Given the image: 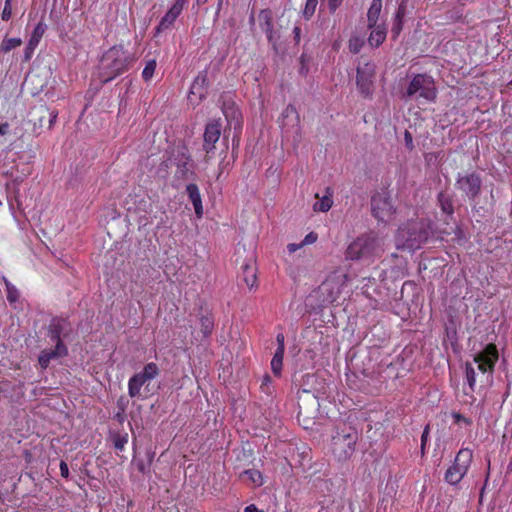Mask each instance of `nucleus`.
<instances>
[{
    "label": "nucleus",
    "instance_id": "e433bc0d",
    "mask_svg": "<svg viewBox=\"0 0 512 512\" xmlns=\"http://www.w3.org/2000/svg\"><path fill=\"white\" fill-rule=\"evenodd\" d=\"M362 47V41L355 37L349 40V49L353 53H358Z\"/></svg>",
    "mask_w": 512,
    "mask_h": 512
},
{
    "label": "nucleus",
    "instance_id": "20e7f679",
    "mask_svg": "<svg viewBox=\"0 0 512 512\" xmlns=\"http://www.w3.org/2000/svg\"><path fill=\"white\" fill-rule=\"evenodd\" d=\"M358 433L351 427L337 430L332 436L331 453L339 462L349 460L355 452Z\"/></svg>",
    "mask_w": 512,
    "mask_h": 512
},
{
    "label": "nucleus",
    "instance_id": "f8f14e48",
    "mask_svg": "<svg viewBox=\"0 0 512 512\" xmlns=\"http://www.w3.org/2000/svg\"><path fill=\"white\" fill-rule=\"evenodd\" d=\"M346 275L343 276H336L332 275L329 276L320 286V292L323 295V301L328 303L335 302L341 292L342 287L344 285V280L346 279Z\"/></svg>",
    "mask_w": 512,
    "mask_h": 512
},
{
    "label": "nucleus",
    "instance_id": "3c124183",
    "mask_svg": "<svg viewBox=\"0 0 512 512\" xmlns=\"http://www.w3.org/2000/svg\"><path fill=\"white\" fill-rule=\"evenodd\" d=\"M137 467H138L139 471L144 472L145 466L143 463H138Z\"/></svg>",
    "mask_w": 512,
    "mask_h": 512
},
{
    "label": "nucleus",
    "instance_id": "bb28decb",
    "mask_svg": "<svg viewBox=\"0 0 512 512\" xmlns=\"http://www.w3.org/2000/svg\"><path fill=\"white\" fill-rule=\"evenodd\" d=\"M21 45H22L21 38L5 37L0 44V54H6Z\"/></svg>",
    "mask_w": 512,
    "mask_h": 512
},
{
    "label": "nucleus",
    "instance_id": "2eb2a0df",
    "mask_svg": "<svg viewBox=\"0 0 512 512\" xmlns=\"http://www.w3.org/2000/svg\"><path fill=\"white\" fill-rule=\"evenodd\" d=\"M186 0H175L172 7L166 12V14L162 17L160 23L156 27V33H161L166 29L170 28L178 16L181 14Z\"/></svg>",
    "mask_w": 512,
    "mask_h": 512
},
{
    "label": "nucleus",
    "instance_id": "79ce46f5",
    "mask_svg": "<svg viewBox=\"0 0 512 512\" xmlns=\"http://www.w3.org/2000/svg\"><path fill=\"white\" fill-rule=\"evenodd\" d=\"M127 441H128L127 435L125 437L116 439V441H115V448L117 450H123L125 444L127 443Z\"/></svg>",
    "mask_w": 512,
    "mask_h": 512
},
{
    "label": "nucleus",
    "instance_id": "f704fd0d",
    "mask_svg": "<svg viewBox=\"0 0 512 512\" xmlns=\"http://www.w3.org/2000/svg\"><path fill=\"white\" fill-rule=\"evenodd\" d=\"M223 113L226 117V119L228 120L229 123H231L232 120H235L237 123H238V118H239V111L233 107H225L223 109Z\"/></svg>",
    "mask_w": 512,
    "mask_h": 512
},
{
    "label": "nucleus",
    "instance_id": "412c9836",
    "mask_svg": "<svg viewBox=\"0 0 512 512\" xmlns=\"http://www.w3.org/2000/svg\"><path fill=\"white\" fill-rule=\"evenodd\" d=\"M371 29H372V31L368 38V42L371 46L378 47L386 39V35H387L386 26H385V24H379V25H375Z\"/></svg>",
    "mask_w": 512,
    "mask_h": 512
},
{
    "label": "nucleus",
    "instance_id": "49530a36",
    "mask_svg": "<svg viewBox=\"0 0 512 512\" xmlns=\"http://www.w3.org/2000/svg\"><path fill=\"white\" fill-rule=\"evenodd\" d=\"M454 418H455V420L457 422H461L462 421V422H464L466 424H470V421L467 418H465L464 416L460 415V414H455Z\"/></svg>",
    "mask_w": 512,
    "mask_h": 512
},
{
    "label": "nucleus",
    "instance_id": "393cba45",
    "mask_svg": "<svg viewBox=\"0 0 512 512\" xmlns=\"http://www.w3.org/2000/svg\"><path fill=\"white\" fill-rule=\"evenodd\" d=\"M438 202L443 213L451 216L454 213L452 197L444 192L438 194Z\"/></svg>",
    "mask_w": 512,
    "mask_h": 512
},
{
    "label": "nucleus",
    "instance_id": "f03ea898",
    "mask_svg": "<svg viewBox=\"0 0 512 512\" xmlns=\"http://www.w3.org/2000/svg\"><path fill=\"white\" fill-rule=\"evenodd\" d=\"M431 235L432 226L429 220H411L399 227L395 236V245L397 249L414 251L420 249Z\"/></svg>",
    "mask_w": 512,
    "mask_h": 512
},
{
    "label": "nucleus",
    "instance_id": "37998d69",
    "mask_svg": "<svg viewBox=\"0 0 512 512\" xmlns=\"http://www.w3.org/2000/svg\"><path fill=\"white\" fill-rule=\"evenodd\" d=\"M60 473H61V476L64 478H67L69 476V468H68V465L64 461H61V463H60Z\"/></svg>",
    "mask_w": 512,
    "mask_h": 512
},
{
    "label": "nucleus",
    "instance_id": "4468645a",
    "mask_svg": "<svg viewBox=\"0 0 512 512\" xmlns=\"http://www.w3.org/2000/svg\"><path fill=\"white\" fill-rule=\"evenodd\" d=\"M221 135V123L218 120H213L206 125L204 132V150L207 155L213 154L215 144Z\"/></svg>",
    "mask_w": 512,
    "mask_h": 512
},
{
    "label": "nucleus",
    "instance_id": "7ed1b4c3",
    "mask_svg": "<svg viewBox=\"0 0 512 512\" xmlns=\"http://www.w3.org/2000/svg\"><path fill=\"white\" fill-rule=\"evenodd\" d=\"M135 62V57L122 45L109 48L102 56L99 66V78L107 83L126 72Z\"/></svg>",
    "mask_w": 512,
    "mask_h": 512
},
{
    "label": "nucleus",
    "instance_id": "aec40b11",
    "mask_svg": "<svg viewBox=\"0 0 512 512\" xmlns=\"http://www.w3.org/2000/svg\"><path fill=\"white\" fill-rule=\"evenodd\" d=\"M382 10V0H372V3L367 12L368 27L373 28L375 25H379L380 14ZM381 24H383L381 22Z\"/></svg>",
    "mask_w": 512,
    "mask_h": 512
},
{
    "label": "nucleus",
    "instance_id": "9d476101",
    "mask_svg": "<svg viewBox=\"0 0 512 512\" xmlns=\"http://www.w3.org/2000/svg\"><path fill=\"white\" fill-rule=\"evenodd\" d=\"M279 125L283 134H295L300 137V117L293 105H288L279 117Z\"/></svg>",
    "mask_w": 512,
    "mask_h": 512
},
{
    "label": "nucleus",
    "instance_id": "ea45409f",
    "mask_svg": "<svg viewBox=\"0 0 512 512\" xmlns=\"http://www.w3.org/2000/svg\"><path fill=\"white\" fill-rule=\"evenodd\" d=\"M278 347L276 350L285 351V338L282 333H279L276 337Z\"/></svg>",
    "mask_w": 512,
    "mask_h": 512
},
{
    "label": "nucleus",
    "instance_id": "09e8293b",
    "mask_svg": "<svg viewBox=\"0 0 512 512\" xmlns=\"http://www.w3.org/2000/svg\"><path fill=\"white\" fill-rule=\"evenodd\" d=\"M49 115H50L49 127H51L53 125L54 121L56 120L57 114L55 112H50Z\"/></svg>",
    "mask_w": 512,
    "mask_h": 512
},
{
    "label": "nucleus",
    "instance_id": "7c9ffc66",
    "mask_svg": "<svg viewBox=\"0 0 512 512\" xmlns=\"http://www.w3.org/2000/svg\"><path fill=\"white\" fill-rule=\"evenodd\" d=\"M201 331L205 337L211 334L214 323L210 316H203L200 319Z\"/></svg>",
    "mask_w": 512,
    "mask_h": 512
},
{
    "label": "nucleus",
    "instance_id": "1a4fd4ad",
    "mask_svg": "<svg viewBox=\"0 0 512 512\" xmlns=\"http://www.w3.org/2000/svg\"><path fill=\"white\" fill-rule=\"evenodd\" d=\"M371 210L373 216L379 222H389L393 219L395 214V207L392 203V199L387 192H378L372 196L371 199Z\"/></svg>",
    "mask_w": 512,
    "mask_h": 512
},
{
    "label": "nucleus",
    "instance_id": "864d4df0",
    "mask_svg": "<svg viewBox=\"0 0 512 512\" xmlns=\"http://www.w3.org/2000/svg\"><path fill=\"white\" fill-rule=\"evenodd\" d=\"M30 79V76H28L26 79H25V83H27Z\"/></svg>",
    "mask_w": 512,
    "mask_h": 512
},
{
    "label": "nucleus",
    "instance_id": "c756f323",
    "mask_svg": "<svg viewBox=\"0 0 512 512\" xmlns=\"http://www.w3.org/2000/svg\"><path fill=\"white\" fill-rule=\"evenodd\" d=\"M3 281L6 287L7 300L10 303L16 302L19 297V292L17 288L14 285H12L5 277H3Z\"/></svg>",
    "mask_w": 512,
    "mask_h": 512
},
{
    "label": "nucleus",
    "instance_id": "423d86ee",
    "mask_svg": "<svg viewBox=\"0 0 512 512\" xmlns=\"http://www.w3.org/2000/svg\"><path fill=\"white\" fill-rule=\"evenodd\" d=\"M437 90L434 80L426 74H417L409 83L405 96L409 98L423 99L427 102H434Z\"/></svg>",
    "mask_w": 512,
    "mask_h": 512
},
{
    "label": "nucleus",
    "instance_id": "f257e3e1",
    "mask_svg": "<svg viewBox=\"0 0 512 512\" xmlns=\"http://www.w3.org/2000/svg\"><path fill=\"white\" fill-rule=\"evenodd\" d=\"M498 360V350L494 344H488L474 356L473 363H466L467 388L464 393L470 395L475 390L477 379L480 383L489 382L494 366Z\"/></svg>",
    "mask_w": 512,
    "mask_h": 512
},
{
    "label": "nucleus",
    "instance_id": "72a5a7b5",
    "mask_svg": "<svg viewBox=\"0 0 512 512\" xmlns=\"http://www.w3.org/2000/svg\"><path fill=\"white\" fill-rule=\"evenodd\" d=\"M402 16H403L402 11H401V9H399L396 14L395 23L393 24V27L391 29L392 36L394 39L398 37V35L400 34V32L402 30Z\"/></svg>",
    "mask_w": 512,
    "mask_h": 512
},
{
    "label": "nucleus",
    "instance_id": "8fccbe9b",
    "mask_svg": "<svg viewBox=\"0 0 512 512\" xmlns=\"http://www.w3.org/2000/svg\"><path fill=\"white\" fill-rule=\"evenodd\" d=\"M427 434H428V428H426L422 434V437H421V441H422V447H424L425 445V442H426V439H427Z\"/></svg>",
    "mask_w": 512,
    "mask_h": 512
},
{
    "label": "nucleus",
    "instance_id": "f3484780",
    "mask_svg": "<svg viewBox=\"0 0 512 512\" xmlns=\"http://www.w3.org/2000/svg\"><path fill=\"white\" fill-rule=\"evenodd\" d=\"M45 29H46V25L42 22H39L33 32H32V35L26 45V48H25V51H24V60L25 61H28L31 59L33 53H34V50L36 49V47L38 46L44 32H45Z\"/></svg>",
    "mask_w": 512,
    "mask_h": 512
},
{
    "label": "nucleus",
    "instance_id": "c03bdc74",
    "mask_svg": "<svg viewBox=\"0 0 512 512\" xmlns=\"http://www.w3.org/2000/svg\"><path fill=\"white\" fill-rule=\"evenodd\" d=\"M303 247V244L302 242L296 244V243H290L288 244L287 246V249L290 253H294L296 252L298 249L302 248Z\"/></svg>",
    "mask_w": 512,
    "mask_h": 512
},
{
    "label": "nucleus",
    "instance_id": "a18cd8bd",
    "mask_svg": "<svg viewBox=\"0 0 512 512\" xmlns=\"http://www.w3.org/2000/svg\"><path fill=\"white\" fill-rule=\"evenodd\" d=\"M244 512H264V511L259 510L254 504H251V505H248L244 509Z\"/></svg>",
    "mask_w": 512,
    "mask_h": 512
},
{
    "label": "nucleus",
    "instance_id": "de8ad7c7",
    "mask_svg": "<svg viewBox=\"0 0 512 512\" xmlns=\"http://www.w3.org/2000/svg\"><path fill=\"white\" fill-rule=\"evenodd\" d=\"M293 33H294L295 40H296L297 42H299V40H300V33H301V29H300L299 27H297V26H296V27H294V29H293Z\"/></svg>",
    "mask_w": 512,
    "mask_h": 512
},
{
    "label": "nucleus",
    "instance_id": "a211bd4d",
    "mask_svg": "<svg viewBox=\"0 0 512 512\" xmlns=\"http://www.w3.org/2000/svg\"><path fill=\"white\" fill-rule=\"evenodd\" d=\"M186 191L194 206L195 214L198 218H201L203 215V206L198 186L196 184H189L186 187Z\"/></svg>",
    "mask_w": 512,
    "mask_h": 512
},
{
    "label": "nucleus",
    "instance_id": "58836bf2",
    "mask_svg": "<svg viewBox=\"0 0 512 512\" xmlns=\"http://www.w3.org/2000/svg\"><path fill=\"white\" fill-rule=\"evenodd\" d=\"M343 0H327V5L330 12H335L337 8L341 5Z\"/></svg>",
    "mask_w": 512,
    "mask_h": 512
},
{
    "label": "nucleus",
    "instance_id": "b1692460",
    "mask_svg": "<svg viewBox=\"0 0 512 512\" xmlns=\"http://www.w3.org/2000/svg\"><path fill=\"white\" fill-rule=\"evenodd\" d=\"M242 277L249 288L254 287L257 277L256 268L252 263H245L242 265Z\"/></svg>",
    "mask_w": 512,
    "mask_h": 512
},
{
    "label": "nucleus",
    "instance_id": "2f4dec72",
    "mask_svg": "<svg viewBox=\"0 0 512 512\" xmlns=\"http://www.w3.org/2000/svg\"><path fill=\"white\" fill-rule=\"evenodd\" d=\"M155 69H156V61L155 60L148 61L142 71L143 79L145 81H149L153 77Z\"/></svg>",
    "mask_w": 512,
    "mask_h": 512
},
{
    "label": "nucleus",
    "instance_id": "0eeeda50",
    "mask_svg": "<svg viewBox=\"0 0 512 512\" xmlns=\"http://www.w3.org/2000/svg\"><path fill=\"white\" fill-rule=\"evenodd\" d=\"M160 369L154 362L147 363L141 372L134 374L128 381V394L131 398H140L141 389L148 390L150 382L158 377Z\"/></svg>",
    "mask_w": 512,
    "mask_h": 512
},
{
    "label": "nucleus",
    "instance_id": "4be33fe9",
    "mask_svg": "<svg viewBox=\"0 0 512 512\" xmlns=\"http://www.w3.org/2000/svg\"><path fill=\"white\" fill-rule=\"evenodd\" d=\"M66 326V321L63 319H54L49 327V337L52 342L58 344L62 342L61 335L63 334Z\"/></svg>",
    "mask_w": 512,
    "mask_h": 512
},
{
    "label": "nucleus",
    "instance_id": "dca6fc26",
    "mask_svg": "<svg viewBox=\"0 0 512 512\" xmlns=\"http://www.w3.org/2000/svg\"><path fill=\"white\" fill-rule=\"evenodd\" d=\"M67 354V348L63 344V342L56 343V347L54 349H45L43 350L38 358L39 365L42 369H46L51 360L63 357Z\"/></svg>",
    "mask_w": 512,
    "mask_h": 512
},
{
    "label": "nucleus",
    "instance_id": "473e14b6",
    "mask_svg": "<svg viewBox=\"0 0 512 512\" xmlns=\"http://www.w3.org/2000/svg\"><path fill=\"white\" fill-rule=\"evenodd\" d=\"M317 4H318V0H307L306 1L305 7L303 10V16L306 19H310L313 16V14L316 11Z\"/></svg>",
    "mask_w": 512,
    "mask_h": 512
},
{
    "label": "nucleus",
    "instance_id": "6e6552de",
    "mask_svg": "<svg viewBox=\"0 0 512 512\" xmlns=\"http://www.w3.org/2000/svg\"><path fill=\"white\" fill-rule=\"evenodd\" d=\"M472 458L473 453L470 449H461L457 453L453 465L446 470L445 481L450 485L458 484L468 472Z\"/></svg>",
    "mask_w": 512,
    "mask_h": 512
},
{
    "label": "nucleus",
    "instance_id": "cd10ccee",
    "mask_svg": "<svg viewBox=\"0 0 512 512\" xmlns=\"http://www.w3.org/2000/svg\"><path fill=\"white\" fill-rule=\"evenodd\" d=\"M205 82H206V76L203 75V74H199L194 82L192 83L191 85V88H190V94L192 95H198L199 96V99H201L203 97V86L205 85Z\"/></svg>",
    "mask_w": 512,
    "mask_h": 512
},
{
    "label": "nucleus",
    "instance_id": "a19ab883",
    "mask_svg": "<svg viewBox=\"0 0 512 512\" xmlns=\"http://www.w3.org/2000/svg\"><path fill=\"white\" fill-rule=\"evenodd\" d=\"M404 140H405V144H406L407 148L412 150L413 149V138H412L411 133L407 130L404 133Z\"/></svg>",
    "mask_w": 512,
    "mask_h": 512
},
{
    "label": "nucleus",
    "instance_id": "9b49d317",
    "mask_svg": "<svg viewBox=\"0 0 512 512\" xmlns=\"http://www.w3.org/2000/svg\"><path fill=\"white\" fill-rule=\"evenodd\" d=\"M481 178L476 173L459 174L456 188L462 191L469 199H475L481 190Z\"/></svg>",
    "mask_w": 512,
    "mask_h": 512
},
{
    "label": "nucleus",
    "instance_id": "a878e982",
    "mask_svg": "<svg viewBox=\"0 0 512 512\" xmlns=\"http://www.w3.org/2000/svg\"><path fill=\"white\" fill-rule=\"evenodd\" d=\"M240 477L243 480L250 481L255 486H261L263 484L262 474L255 469L245 470L241 473Z\"/></svg>",
    "mask_w": 512,
    "mask_h": 512
},
{
    "label": "nucleus",
    "instance_id": "4c0bfd02",
    "mask_svg": "<svg viewBox=\"0 0 512 512\" xmlns=\"http://www.w3.org/2000/svg\"><path fill=\"white\" fill-rule=\"evenodd\" d=\"M317 238H318V236L316 233L310 232L305 236V238L301 242H302L303 246H305V245L313 244L314 242H316Z\"/></svg>",
    "mask_w": 512,
    "mask_h": 512
},
{
    "label": "nucleus",
    "instance_id": "603ef678",
    "mask_svg": "<svg viewBox=\"0 0 512 512\" xmlns=\"http://www.w3.org/2000/svg\"><path fill=\"white\" fill-rule=\"evenodd\" d=\"M208 0H197L198 4H204L206 3Z\"/></svg>",
    "mask_w": 512,
    "mask_h": 512
},
{
    "label": "nucleus",
    "instance_id": "c85d7f7f",
    "mask_svg": "<svg viewBox=\"0 0 512 512\" xmlns=\"http://www.w3.org/2000/svg\"><path fill=\"white\" fill-rule=\"evenodd\" d=\"M284 351L276 350L271 360V369L277 376L281 374Z\"/></svg>",
    "mask_w": 512,
    "mask_h": 512
},
{
    "label": "nucleus",
    "instance_id": "5701e85b",
    "mask_svg": "<svg viewBox=\"0 0 512 512\" xmlns=\"http://www.w3.org/2000/svg\"><path fill=\"white\" fill-rule=\"evenodd\" d=\"M260 27L263 32L267 35L269 41L273 40V25L271 12L268 10H262L259 14Z\"/></svg>",
    "mask_w": 512,
    "mask_h": 512
},
{
    "label": "nucleus",
    "instance_id": "6ab92c4d",
    "mask_svg": "<svg viewBox=\"0 0 512 512\" xmlns=\"http://www.w3.org/2000/svg\"><path fill=\"white\" fill-rule=\"evenodd\" d=\"M333 191L331 188H326V193L322 197L316 194L315 197L318 199L313 205V210L316 212H327L333 205L332 200Z\"/></svg>",
    "mask_w": 512,
    "mask_h": 512
},
{
    "label": "nucleus",
    "instance_id": "c9c22d12",
    "mask_svg": "<svg viewBox=\"0 0 512 512\" xmlns=\"http://www.w3.org/2000/svg\"><path fill=\"white\" fill-rule=\"evenodd\" d=\"M12 16V0H5L4 8L2 11V20L8 21Z\"/></svg>",
    "mask_w": 512,
    "mask_h": 512
},
{
    "label": "nucleus",
    "instance_id": "ddd939ff",
    "mask_svg": "<svg viewBox=\"0 0 512 512\" xmlns=\"http://www.w3.org/2000/svg\"><path fill=\"white\" fill-rule=\"evenodd\" d=\"M374 72L375 66L370 62L359 65L357 68V86L364 95H369L371 92Z\"/></svg>",
    "mask_w": 512,
    "mask_h": 512
},
{
    "label": "nucleus",
    "instance_id": "39448f33",
    "mask_svg": "<svg viewBox=\"0 0 512 512\" xmlns=\"http://www.w3.org/2000/svg\"><path fill=\"white\" fill-rule=\"evenodd\" d=\"M382 250L381 241L372 234L363 235L347 248L346 257L350 260L366 259L378 255Z\"/></svg>",
    "mask_w": 512,
    "mask_h": 512
}]
</instances>
